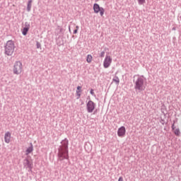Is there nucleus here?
<instances>
[{"label": "nucleus", "mask_w": 181, "mask_h": 181, "mask_svg": "<svg viewBox=\"0 0 181 181\" xmlns=\"http://www.w3.org/2000/svg\"><path fill=\"white\" fill-rule=\"evenodd\" d=\"M57 156L59 157V161H63V160H69V140L65 138L61 141V146L58 148Z\"/></svg>", "instance_id": "1"}, {"label": "nucleus", "mask_w": 181, "mask_h": 181, "mask_svg": "<svg viewBox=\"0 0 181 181\" xmlns=\"http://www.w3.org/2000/svg\"><path fill=\"white\" fill-rule=\"evenodd\" d=\"M15 42L12 40L7 41L6 45H4V54L8 57H11L15 51Z\"/></svg>", "instance_id": "2"}, {"label": "nucleus", "mask_w": 181, "mask_h": 181, "mask_svg": "<svg viewBox=\"0 0 181 181\" xmlns=\"http://www.w3.org/2000/svg\"><path fill=\"white\" fill-rule=\"evenodd\" d=\"M24 168H26L30 173H33V160L32 159L31 156H26L23 161Z\"/></svg>", "instance_id": "3"}, {"label": "nucleus", "mask_w": 181, "mask_h": 181, "mask_svg": "<svg viewBox=\"0 0 181 181\" xmlns=\"http://www.w3.org/2000/svg\"><path fill=\"white\" fill-rule=\"evenodd\" d=\"M143 78H144V75H142V76L137 78L134 85L135 90H139V92L142 90H145V87L144 86V81Z\"/></svg>", "instance_id": "4"}, {"label": "nucleus", "mask_w": 181, "mask_h": 181, "mask_svg": "<svg viewBox=\"0 0 181 181\" xmlns=\"http://www.w3.org/2000/svg\"><path fill=\"white\" fill-rule=\"evenodd\" d=\"M23 64L21 61H16L13 65V72L15 75H19L22 72Z\"/></svg>", "instance_id": "5"}, {"label": "nucleus", "mask_w": 181, "mask_h": 181, "mask_svg": "<svg viewBox=\"0 0 181 181\" xmlns=\"http://www.w3.org/2000/svg\"><path fill=\"white\" fill-rule=\"evenodd\" d=\"M93 11L95 14H98L100 13V16L103 17L105 10L103 7H100V6L98 4V2H95V4H93Z\"/></svg>", "instance_id": "6"}, {"label": "nucleus", "mask_w": 181, "mask_h": 181, "mask_svg": "<svg viewBox=\"0 0 181 181\" xmlns=\"http://www.w3.org/2000/svg\"><path fill=\"white\" fill-rule=\"evenodd\" d=\"M96 106V103L93 100H89L88 103H86V110L88 113H93V110H95Z\"/></svg>", "instance_id": "7"}, {"label": "nucleus", "mask_w": 181, "mask_h": 181, "mask_svg": "<svg viewBox=\"0 0 181 181\" xmlns=\"http://www.w3.org/2000/svg\"><path fill=\"white\" fill-rule=\"evenodd\" d=\"M112 62V58H111L110 55H106L103 62L104 68H109Z\"/></svg>", "instance_id": "8"}, {"label": "nucleus", "mask_w": 181, "mask_h": 181, "mask_svg": "<svg viewBox=\"0 0 181 181\" xmlns=\"http://www.w3.org/2000/svg\"><path fill=\"white\" fill-rule=\"evenodd\" d=\"M127 132L125 126H121V127H119L117 130V135L119 137H124L125 136Z\"/></svg>", "instance_id": "9"}, {"label": "nucleus", "mask_w": 181, "mask_h": 181, "mask_svg": "<svg viewBox=\"0 0 181 181\" xmlns=\"http://www.w3.org/2000/svg\"><path fill=\"white\" fill-rule=\"evenodd\" d=\"M30 28V23H25V27L22 30V34L23 35L25 36L28 35V33Z\"/></svg>", "instance_id": "10"}, {"label": "nucleus", "mask_w": 181, "mask_h": 181, "mask_svg": "<svg viewBox=\"0 0 181 181\" xmlns=\"http://www.w3.org/2000/svg\"><path fill=\"white\" fill-rule=\"evenodd\" d=\"M33 150V143H30V146L25 150V156H30V153H32Z\"/></svg>", "instance_id": "11"}, {"label": "nucleus", "mask_w": 181, "mask_h": 181, "mask_svg": "<svg viewBox=\"0 0 181 181\" xmlns=\"http://www.w3.org/2000/svg\"><path fill=\"white\" fill-rule=\"evenodd\" d=\"M11 136V134L10 132H7L6 133H5L4 141L6 143H10Z\"/></svg>", "instance_id": "12"}, {"label": "nucleus", "mask_w": 181, "mask_h": 181, "mask_svg": "<svg viewBox=\"0 0 181 181\" xmlns=\"http://www.w3.org/2000/svg\"><path fill=\"white\" fill-rule=\"evenodd\" d=\"M57 45L58 47H62V46L64 45V41L63 38H61V40H60V38L59 37V38L57 40Z\"/></svg>", "instance_id": "13"}, {"label": "nucleus", "mask_w": 181, "mask_h": 181, "mask_svg": "<svg viewBox=\"0 0 181 181\" xmlns=\"http://www.w3.org/2000/svg\"><path fill=\"white\" fill-rule=\"evenodd\" d=\"M33 0H29L27 4V11L29 13L31 11Z\"/></svg>", "instance_id": "14"}, {"label": "nucleus", "mask_w": 181, "mask_h": 181, "mask_svg": "<svg viewBox=\"0 0 181 181\" xmlns=\"http://www.w3.org/2000/svg\"><path fill=\"white\" fill-rule=\"evenodd\" d=\"M112 81L115 82L116 85H119L120 81H119V76H114Z\"/></svg>", "instance_id": "15"}, {"label": "nucleus", "mask_w": 181, "mask_h": 181, "mask_svg": "<svg viewBox=\"0 0 181 181\" xmlns=\"http://www.w3.org/2000/svg\"><path fill=\"white\" fill-rule=\"evenodd\" d=\"M174 134H175V136H180L181 132H180V129L179 128H177V129L175 128Z\"/></svg>", "instance_id": "16"}, {"label": "nucleus", "mask_w": 181, "mask_h": 181, "mask_svg": "<svg viewBox=\"0 0 181 181\" xmlns=\"http://www.w3.org/2000/svg\"><path fill=\"white\" fill-rule=\"evenodd\" d=\"M92 59H93L92 55L88 54V55L86 57V62H87L88 63L90 64V62H92Z\"/></svg>", "instance_id": "17"}, {"label": "nucleus", "mask_w": 181, "mask_h": 181, "mask_svg": "<svg viewBox=\"0 0 181 181\" xmlns=\"http://www.w3.org/2000/svg\"><path fill=\"white\" fill-rule=\"evenodd\" d=\"M81 92H82V86H77V88H76V94H78V93H81Z\"/></svg>", "instance_id": "18"}, {"label": "nucleus", "mask_w": 181, "mask_h": 181, "mask_svg": "<svg viewBox=\"0 0 181 181\" xmlns=\"http://www.w3.org/2000/svg\"><path fill=\"white\" fill-rule=\"evenodd\" d=\"M57 30H59V34H64V28H61L60 25H57Z\"/></svg>", "instance_id": "19"}, {"label": "nucleus", "mask_w": 181, "mask_h": 181, "mask_svg": "<svg viewBox=\"0 0 181 181\" xmlns=\"http://www.w3.org/2000/svg\"><path fill=\"white\" fill-rule=\"evenodd\" d=\"M165 109H166V106H165V105H163L161 107V112L163 113L165 117H166L167 113H165Z\"/></svg>", "instance_id": "20"}, {"label": "nucleus", "mask_w": 181, "mask_h": 181, "mask_svg": "<svg viewBox=\"0 0 181 181\" xmlns=\"http://www.w3.org/2000/svg\"><path fill=\"white\" fill-rule=\"evenodd\" d=\"M138 4H139V6H142L144 4H145L146 3V0H137Z\"/></svg>", "instance_id": "21"}, {"label": "nucleus", "mask_w": 181, "mask_h": 181, "mask_svg": "<svg viewBox=\"0 0 181 181\" xmlns=\"http://www.w3.org/2000/svg\"><path fill=\"white\" fill-rule=\"evenodd\" d=\"M36 45L37 49H42L41 44L39 42V41H37Z\"/></svg>", "instance_id": "22"}, {"label": "nucleus", "mask_w": 181, "mask_h": 181, "mask_svg": "<svg viewBox=\"0 0 181 181\" xmlns=\"http://www.w3.org/2000/svg\"><path fill=\"white\" fill-rule=\"evenodd\" d=\"M175 122L174 121L173 124H172V131L173 132V133H175Z\"/></svg>", "instance_id": "23"}, {"label": "nucleus", "mask_w": 181, "mask_h": 181, "mask_svg": "<svg viewBox=\"0 0 181 181\" xmlns=\"http://www.w3.org/2000/svg\"><path fill=\"white\" fill-rule=\"evenodd\" d=\"M105 55V51H102V52H100V57L104 58Z\"/></svg>", "instance_id": "24"}, {"label": "nucleus", "mask_w": 181, "mask_h": 181, "mask_svg": "<svg viewBox=\"0 0 181 181\" xmlns=\"http://www.w3.org/2000/svg\"><path fill=\"white\" fill-rule=\"evenodd\" d=\"M78 30H79V27L78 25H76V28L74 30V34H77Z\"/></svg>", "instance_id": "25"}, {"label": "nucleus", "mask_w": 181, "mask_h": 181, "mask_svg": "<svg viewBox=\"0 0 181 181\" xmlns=\"http://www.w3.org/2000/svg\"><path fill=\"white\" fill-rule=\"evenodd\" d=\"M90 93V95H92V96H96V95L94 92V89L91 88Z\"/></svg>", "instance_id": "26"}, {"label": "nucleus", "mask_w": 181, "mask_h": 181, "mask_svg": "<svg viewBox=\"0 0 181 181\" xmlns=\"http://www.w3.org/2000/svg\"><path fill=\"white\" fill-rule=\"evenodd\" d=\"M160 123L164 125L165 122V119H162V117H160Z\"/></svg>", "instance_id": "27"}, {"label": "nucleus", "mask_w": 181, "mask_h": 181, "mask_svg": "<svg viewBox=\"0 0 181 181\" xmlns=\"http://www.w3.org/2000/svg\"><path fill=\"white\" fill-rule=\"evenodd\" d=\"M118 181H124L123 177H119Z\"/></svg>", "instance_id": "28"}, {"label": "nucleus", "mask_w": 181, "mask_h": 181, "mask_svg": "<svg viewBox=\"0 0 181 181\" xmlns=\"http://www.w3.org/2000/svg\"><path fill=\"white\" fill-rule=\"evenodd\" d=\"M98 113V109H95V110H94L93 112V115H97Z\"/></svg>", "instance_id": "29"}, {"label": "nucleus", "mask_w": 181, "mask_h": 181, "mask_svg": "<svg viewBox=\"0 0 181 181\" xmlns=\"http://www.w3.org/2000/svg\"><path fill=\"white\" fill-rule=\"evenodd\" d=\"M77 96H78V99L79 98H81V93H78L77 94Z\"/></svg>", "instance_id": "30"}, {"label": "nucleus", "mask_w": 181, "mask_h": 181, "mask_svg": "<svg viewBox=\"0 0 181 181\" xmlns=\"http://www.w3.org/2000/svg\"><path fill=\"white\" fill-rule=\"evenodd\" d=\"M95 2L100 1V0H95ZM103 1H105V0H103Z\"/></svg>", "instance_id": "31"}, {"label": "nucleus", "mask_w": 181, "mask_h": 181, "mask_svg": "<svg viewBox=\"0 0 181 181\" xmlns=\"http://www.w3.org/2000/svg\"><path fill=\"white\" fill-rule=\"evenodd\" d=\"M69 33H71V27H70V25H69Z\"/></svg>", "instance_id": "32"}, {"label": "nucleus", "mask_w": 181, "mask_h": 181, "mask_svg": "<svg viewBox=\"0 0 181 181\" xmlns=\"http://www.w3.org/2000/svg\"><path fill=\"white\" fill-rule=\"evenodd\" d=\"M173 30H176L175 27H173Z\"/></svg>", "instance_id": "33"}]
</instances>
